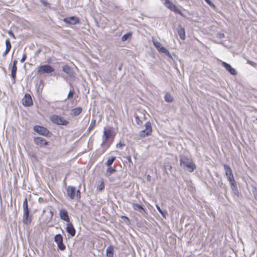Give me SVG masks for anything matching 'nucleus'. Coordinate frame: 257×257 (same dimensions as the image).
<instances>
[{
	"label": "nucleus",
	"instance_id": "f257e3e1",
	"mask_svg": "<svg viewBox=\"0 0 257 257\" xmlns=\"http://www.w3.org/2000/svg\"><path fill=\"white\" fill-rule=\"evenodd\" d=\"M180 165L185 170L189 172H193L196 169V166L194 162L189 160L185 156L181 155L180 156Z\"/></svg>",
	"mask_w": 257,
	"mask_h": 257
},
{
	"label": "nucleus",
	"instance_id": "f03ea898",
	"mask_svg": "<svg viewBox=\"0 0 257 257\" xmlns=\"http://www.w3.org/2000/svg\"><path fill=\"white\" fill-rule=\"evenodd\" d=\"M223 166L225 171V175L229 182L230 183L231 187L234 188L235 187L236 182L234 179L231 169L226 164H224Z\"/></svg>",
	"mask_w": 257,
	"mask_h": 257
},
{
	"label": "nucleus",
	"instance_id": "7ed1b4c3",
	"mask_svg": "<svg viewBox=\"0 0 257 257\" xmlns=\"http://www.w3.org/2000/svg\"><path fill=\"white\" fill-rule=\"evenodd\" d=\"M68 196L71 199H79L80 198L81 193L79 190H76L75 188L69 186L67 189Z\"/></svg>",
	"mask_w": 257,
	"mask_h": 257
},
{
	"label": "nucleus",
	"instance_id": "20e7f679",
	"mask_svg": "<svg viewBox=\"0 0 257 257\" xmlns=\"http://www.w3.org/2000/svg\"><path fill=\"white\" fill-rule=\"evenodd\" d=\"M54 71V69L49 65H44L38 68L37 73L38 74L42 75L45 73H51Z\"/></svg>",
	"mask_w": 257,
	"mask_h": 257
},
{
	"label": "nucleus",
	"instance_id": "39448f33",
	"mask_svg": "<svg viewBox=\"0 0 257 257\" xmlns=\"http://www.w3.org/2000/svg\"><path fill=\"white\" fill-rule=\"evenodd\" d=\"M145 128L140 132V136L142 138L150 136L152 133V125L150 122H147L145 123Z\"/></svg>",
	"mask_w": 257,
	"mask_h": 257
},
{
	"label": "nucleus",
	"instance_id": "423d86ee",
	"mask_svg": "<svg viewBox=\"0 0 257 257\" xmlns=\"http://www.w3.org/2000/svg\"><path fill=\"white\" fill-rule=\"evenodd\" d=\"M164 1L165 2L164 5L168 9H169V10H170L171 11H172L175 13H178L179 15L183 16V14L182 13L181 11L177 8V6L175 4L172 3L169 0H164Z\"/></svg>",
	"mask_w": 257,
	"mask_h": 257
},
{
	"label": "nucleus",
	"instance_id": "0eeeda50",
	"mask_svg": "<svg viewBox=\"0 0 257 257\" xmlns=\"http://www.w3.org/2000/svg\"><path fill=\"white\" fill-rule=\"evenodd\" d=\"M152 42L155 47L157 49V50L160 53H164L167 56H170V54L168 50L165 47H164L160 42L154 40H153Z\"/></svg>",
	"mask_w": 257,
	"mask_h": 257
},
{
	"label": "nucleus",
	"instance_id": "6e6552de",
	"mask_svg": "<svg viewBox=\"0 0 257 257\" xmlns=\"http://www.w3.org/2000/svg\"><path fill=\"white\" fill-rule=\"evenodd\" d=\"M65 221L67 222L66 230L67 232L71 235V236H74L75 234V229H74L73 225L69 223V217L68 215L65 213Z\"/></svg>",
	"mask_w": 257,
	"mask_h": 257
},
{
	"label": "nucleus",
	"instance_id": "1a4fd4ad",
	"mask_svg": "<svg viewBox=\"0 0 257 257\" xmlns=\"http://www.w3.org/2000/svg\"><path fill=\"white\" fill-rule=\"evenodd\" d=\"M34 130L38 134L47 136L49 134V131L45 127L40 125H36L34 127Z\"/></svg>",
	"mask_w": 257,
	"mask_h": 257
},
{
	"label": "nucleus",
	"instance_id": "9d476101",
	"mask_svg": "<svg viewBox=\"0 0 257 257\" xmlns=\"http://www.w3.org/2000/svg\"><path fill=\"white\" fill-rule=\"evenodd\" d=\"M54 241L58 245V248L63 250H64V244L63 243V237L60 234H58L54 237Z\"/></svg>",
	"mask_w": 257,
	"mask_h": 257
},
{
	"label": "nucleus",
	"instance_id": "9b49d317",
	"mask_svg": "<svg viewBox=\"0 0 257 257\" xmlns=\"http://www.w3.org/2000/svg\"><path fill=\"white\" fill-rule=\"evenodd\" d=\"M23 104L25 106H31L33 105V100L30 94L26 93L23 100Z\"/></svg>",
	"mask_w": 257,
	"mask_h": 257
},
{
	"label": "nucleus",
	"instance_id": "f8f14e48",
	"mask_svg": "<svg viewBox=\"0 0 257 257\" xmlns=\"http://www.w3.org/2000/svg\"><path fill=\"white\" fill-rule=\"evenodd\" d=\"M51 120L57 124L64 125V119L59 115H53L50 117Z\"/></svg>",
	"mask_w": 257,
	"mask_h": 257
},
{
	"label": "nucleus",
	"instance_id": "ddd939ff",
	"mask_svg": "<svg viewBox=\"0 0 257 257\" xmlns=\"http://www.w3.org/2000/svg\"><path fill=\"white\" fill-rule=\"evenodd\" d=\"M34 142L36 145L40 147H44L48 144V142L42 137L35 138Z\"/></svg>",
	"mask_w": 257,
	"mask_h": 257
},
{
	"label": "nucleus",
	"instance_id": "4468645a",
	"mask_svg": "<svg viewBox=\"0 0 257 257\" xmlns=\"http://www.w3.org/2000/svg\"><path fill=\"white\" fill-rule=\"evenodd\" d=\"M79 22V19L76 17H70L65 19V23L70 25H76Z\"/></svg>",
	"mask_w": 257,
	"mask_h": 257
},
{
	"label": "nucleus",
	"instance_id": "2eb2a0df",
	"mask_svg": "<svg viewBox=\"0 0 257 257\" xmlns=\"http://www.w3.org/2000/svg\"><path fill=\"white\" fill-rule=\"evenodd\" d=\"M222 65L224 68L232 75H236L237 74L236 70L231 67V66L225 62H222Z\"/></svg>",
	"mask_w": 257,
	"mask_h": 257
},
{
	"label": "nucleus",
	"instance_id": "dca6fc26",
	"mask_svg": "<svg viewBox=\"0 0 257 257\" xmlns=\"http://www.w3.org/2000/svg\"><path fill=\"white\" fill-rule=\"evenodd\" d=\"M23 221L26 224H30L31 222V218L29 217V210L23 211Z\"/></svg>",
	"mask_w": 257,
	"mask_h": 257
},
{
	"label": "nucleus",
	"instance_id": "f3484780",
	"mask_svg": "<svg viewBox=\"0 0 257 257\" xmlns=\"http://www.w3.org/2000/svg\"><path fill=\"white\" fill-rule=\"evenodd\" d=\"M177 31L180 38L182 40H184L186 38L185 31L184 28H183L181 26H179L177 28Z\"/></svg>",
	"mask_w": 257,
	"mask_h": 257
},
{
	"label": "nucleus",
	"instance_id": "a211bd4d",
	"mask_svg": "<svg viewBox=\"0 0 257 257\" xmlns=\"http://www.w3.org/2000/svg\"><path fill=\"white\" fill-rule=\"evenodd\" d=\"M104 136L106 140L111 138L112 140L114 138V135L113 134L112 130L111 128L105 130L104 132Z\"/></svg>",
	"mask_w": 257,
	"mask_h": 257
},
{
	"label": "nucleus",
	"instance_id": "6ab92c4d",
	"mask_svg": "<svg viewBox=\"0 0 257 257\" xmlns=\"http://www.w3.org/2000/svg\"><path fill=\"white\" fill-rule=\"evenodd\" d=\"M82 111V108L80 107L73 109L71 112L70 115L72 116H77L79 115Z\"/></svg>",
	"mask_w": 257,
	"mask_h": 257
},
{
	"label": "nucleus",
	"instance_id": "aec40b11",
	"mask_svg": "<svg viewBox=\"0 0 257 257\" xmlns=\"http://www.w3.org/2000/svg\"><path fill=\"white\" fill-rule=\"evenodd\" d=\"M107 257H113V248L112 246H108L106 250Z\"/></svg>",
	"mask_w": 257,
	"mask_h": 257
},
{
	"label": "nucleus",
	"instance_id": "412c9836",
	"mask_svg": "<svg viewBox=\"0 0 257 257\" xmlns=\"http://www.w3.org/2000/svg\"><path fill=\"white\" fill-rule=\"evenodd\" d=\"M133 206L134 210L138 211L141 213H142L143 211H145L143 206L140 204L134 203L133 204Z\"/></svg>",
	"mask_w": 257,
	"mask_h": 257
},
{
	"label": "nucleus",
	"instance_id": "4be33fe9",
	"mask_svg": "<svg viewBox=\"0 0 257 257\" xmlns=\"http://www.w3.org/2000/svg\"><path fill=\"white\" fill-rule=\"evenodd\" d=\"M165 100L167 102H172L174 100V98L171 94L167 93L165 96Z\"/></svg>",
	"mask_w": 257,
	"mask_h": 257
},
{
	"label": "nucleus",
	"instance_id": "5701e85b",
	"mask_svg": "<svg viewBox=\"0 0 257 257\" xmlns=\"http://www.w3.org/2000/svg\"><path fill=\"white\" fill-rule=\"evenodd\" d=\"M17 70V67H12V71H11V76L14 80V82L15 81V79L16 77Z\"/></svg>",
	"mask_w": 257,
	"mask_h": 257
},
{
	"label": "nucleus",
	"instance_id": "b1692460",
	"mask_svg": "<svg viewBox=\"0 0 257 257\" xmlns=\"http://www.w3.org/2000/svg\"><path fill=\"white\" fill-rule=\"evenodd\" d=\"M5 44H6V46L5 50H6L7 52H10V51L11 49L12 46H11L10 41L9 39H7L6 40Z\"/></svg>",
	"mask_w": 257,
	"mask_h": 257
},
{
	"label": "nucleus",
	"instance_id": "393cba45",
	"mask_svg": "<svg viewBox=\"0 0 257 257\" xmlns=\"http://www.w3.org/2000/svg\"><path fill=\"white\" fill-rule=\"evenodd\" d=\"M23 211L29 210L27 199L26 198L23 203Z\"/></svg>",
	"mask_w": 257,
	"mask_h": 257
},
{
	"label": "nucleus",
	"instance_id": "a878e982",
	"mask_svg": "<svg viewBox=\"0 0 257 257\" xmlns=\"http://www.w3.org/2000/svg\"><path fill=\"white\" fill-rule=\"evenodd\" d=\"M131 36L130 33L126 34L123 35L121 38L122 41H125L127 40L128 38H130Z\"/></svg>",
	"mask_w": 257,
	"mask_h": 257
},
{
	"label": "nucleus",
	"instance_id": "bb28decb",
	"mask_svg": "<svg viewBox=\"0 0 257 257\" xmlns=\"http://www.w3.org/2000/svg\"><path fill=\"white\" fill-rule=\"evenodd\" d=\"M74 95V91H70L68 95V97H67L68 100H70L72 101V99L73 98Z\"/></svg>",
	"mask_w": 257,
	"mask_h": 257
},
{
	"label": "nucleus",
	"instance_id": "cd10ccee",
	"mask_svg": "<svg viewBox=\"0 0 257 257\" xmlns=\"http://www.w3.org/2000/svg\"><path fill=\"white\" fill-rule=\"evenodd\" d=\"M156 208H157L158 210L162 214V215H163V216L164 217V218H166V212H163L161 209L160 208V206L158 205H156Z\"/></svg>",
	"mask_w": 257,
	"mask_h": 257
},
{
	"label": "nucleus",
	"instance_id": "c85d7f7f",
	"mask_svg": "<svg viewBox=\"0 0 257 257\" xmlns=\"http://www.w3.org/2000/svg\"><path fill=\"white\" fill-rule=\"evenodd\" d=\"M121 218L123 220L124 222L127 225H129L130 223V221L128 218L125 216H121Z\"/></svg>",
	"mask_w": 257,
	"mask_h": 257
},
{
	"label": "nucleus",
	"instance_id": "c756f323",
	"mask_svg": "<svg viewBox=\"0 0 257 257\" xmlns=\"http://www.w3.org/2000/svg\"><path fill=\"white\" fill-rule=\"evenodd\" d=\"M104 186L105 185L103 181H101L100 184L98 186V189H99V190L102 191V190L104 189Z\"/></svg>",
	"mask_w": 257,
	"mask_h": 257
},
{
	"label": "nucleus",
	"instance_id": "7c9ffc66",
	"mask_svg": "<svg viewBox=\"0 0 257 257\" xmlns=\"http://www.w3.org/2000/svg\"><path fill=\"white\" fill-rule=\"evenodd\" d=\"M114 160H115V157L109 159L106 162V165L107 166H110V165H111L112 164V163L113 162Z\"/></svg>",
	"mask_w": 257,
	"mask_h": 257
},
{
	"label": "nucleus",
	"instance_id": "2f4dec72",
	"mask_svg": "<svg viewBox=\"0 0 257 257\" xmlns=\"http://www.w3.org/2000/svg\"><path fill=\"white\" fill-rule=\"evenodd\" d=\"M115 172V170L111 167H109L107 169V172L109 175H111L113 172Z\"/></svg>",
	"mask_w": 257,
	"mask_h": 257
},
{
	"label": "nucleus",
	"instance_id": "473e14b6",
	"mask_svg": "<svg viewBox=\"0 0 257 257\" xmlns=\"http://www.w3.org/2000/svg\"><path fill=\"white\" fill-rule=\"evenodd\" d=\"M60 216L61 219L64 220V210L62 209L60 212Z\"/></svg>",
	"mask_w": 257,
	"mask_h": 257
},
{
	"label": "nucleus",
	"instance_id": "72a5a7b5",
	"mask_svg": "<svg viewBox=\"0 0 257 257\" xmlns=\"http://www.w3.org/2000/svg\"><path fill=\"white\" fill-rule=\"evenodd\" d=\"M26 59H27V55L26 53H24L23 55V57H22L21 60V63L24 62Z\"/></svg>",
	"mask_w": 257,
	"mask_h": 257
},
{
	"label": "nucleus",
	"instance_id": "f704fd0d",
	"mask_svg": "<svg viewBox=\"0 0 257 257\" xmlns=\"http://www.w3.org/2000/svg\"><path fill=\"white\" fill-rule=\"evenodd\" d=\"M41 1L44 6L47 7L50 5V4H49L46 0H41Z\"/></svg>",
	"mask_w": 257,
	"mask_h": 257
},
{
	"label": "nucleus",
	"instance_id": "c9c22d12",
	"mask_svg": "<svg viewBox=\"0 0 257 257\" xmlns=\"http://www.w3.org/2000/svg\"><path fill=\"white\" fill-rule=\"evenodd\" d=\"M8 34L10 36H12L14 39H15L16 38L15 35L11 30L8 31Z\"/></svg>",
	"mask_w": 257,
	"mask_h": 257
},
{
	"label": "nucleus",
	"instance_id": "e433bc0d",
	"mask_svg": "<svg viewBox=\"0 0 257 257\" xmlns=\"http://www.w3.org/2000/svg\"><path fill=\"white\" fill-rule=\"evenodd\" d=\"M136 119L138 124H141L142 123V121L140 120L138 116L136 117Z\"/></svg>",
	"mask_w": 257,
	"mask_h": 257
},
{
	"label": "nucleus",
	"instance_id": "4c0bfd02",
	"mask_svg": "<svg viewBox=\"0 0 257 257\" xmlns=\"http://www.w3.org/2000/svg\"><path fill=\"white\" fill-rule=\"evenodd\" d=\"M205 1L207 2V3L208 5H209L210 6H212L213 7H214V5H213V4H212V3L211 2V1H209V0H205Z\"/></svg>",
	"mask_w": 257,
	"mask_h": 257
},
{
	"label": "nucleus",
	"instance_id": "58836bf2",
	"mask_svg": "<svg viewBox=\"0 0 257 257\" xmlns=\"http://www.w3.org/2000/svg\"><path fill=\"white\" fill-rule=\"evenodd\" d=\"M17 60H14L13 61V64L12 67H17Z\"/></svg>",
	"mask_w": 257,
	"mask_h": 257
},
{
	"label": "nucleus",
	"instance_id": "ea45409f",
	"mask_svg": "<svg viewBox=\"0 0 257 257\" xmlns=\"http://www.w3.org/2000/svg\"><path fill=\"white\" fill-rule=\"evenodd\" d=\"M95 120H94L93 121V124L92 123L91 124V125L90 126L89 128V130H90L91 128H92L94 126V125L95 124Z\"/></svg>",
	"mask_w": 257,
	"mask_h": 257
},
{
	"label": "nucleus",
	"instance_id": "a19ab883",
	"mask_svg": "<svg viewBox=\"0 0 257 257\" xmlns=\"http://www.w3.org/2000/svg\"><path fill=\"white\" fill-rule=\"evenodd\" d=\"M247 63L251 65H253V66H254L255 65V64L254 62L250 61H248Z\"/></svg>",
	"mask_w": 257,
	"mask_h": 257
},
{
	"label": "nucleus",
	"instance_id": "79ce46f5",
	"mask_svg": "<svg viewBox=\"0 0 257 257\" xmlns=\"http://www.w3.org/2000/svg\"><path fill=\"white\" fill-rule=\"evenodd\" d=\"M9 52H7V51H6V50H5V52H4V54H3V56H6V55H7V54H8V53H9Z\"/></svg>",
	"mask_w": 257,
	"mask_h": 257
},
{
	"label": "nucleus",
	"instance_id": "37998d69",
	"mask_svg": "<svg viewBox=\"0 0 257 257\" xmlns=\"http://www.w3.org/2000/svg\"><path fill=\"white\" fill-rule=\"evenodd\" d=\"M127 160H128V162H130L131 161V157H128L127 158Z\"/></svg>",
	"mask_w": 257,
	"mask_h": 257
},
{
	"label": "nucleus",
	"instance_id": "c03bdc74",
	"mask_svg": "<svg viewBox=\"0 0 257 257\" xmlns=\"http://www.w3.org/2000/svg\"><path fill=\"white\" fill-rule=\"evenodd\" d=\"M62 70H63V71H64V66L62 67Z\"/></svg>",
	"mask_w": 257,
	"mask_h": 257
},
{
	"label": "nucleus",
	"instance_id": "a18cd8bd",
	"mask_svg": "<svg viewBox=\"0 0 257 257\" xmlns=\"http://www.w3.org/2000/svg\"><path fill=\"white\" fill-rule=\"evenodd\" d=\"M256 120H257V117H256Z\"/></svg>",
	"mask_w": 257,
	"mask_h": 257
}]
</instances>
